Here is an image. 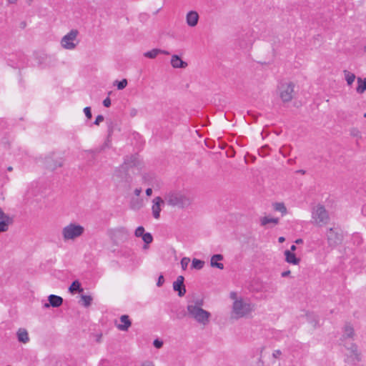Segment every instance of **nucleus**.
I'll return each mask as SVG.
<instances>
[{"label": "nucleus", "instance_id": "obj_18", "mask_svg": "<svg viewBox=\"0 0 366 366\" xmlns=\"http://www.w3.org/2000/svg\"><path fill=\"white\" fill-rule=\"evenodd\" d=\"M223 259V256L222 254H214L211 257L210 264L212 267H217L218 269H224V264L222 263L218 262V261H221Z\"/></svg>", "mask_w": 366, "mask_h": 366}, {"label": "nucleus", "instance_id": "obj_13", "mask_svg": "<svg viewBox=\"0 0 366 366\" xmlns=\"http://www.w3.org/2000/svg\"><path fill=\"white\" fill-rule=\"evenodd\" d=\"M48 303H45L44 305V308H48L50 306L53 307H60L63 303V299L60 296H57L55 295H50L48 297Z\"/></svg>", "mask_w": 366, "mask_h": 366}, {"label": "nucleus", "instance_id": "obj_28", "mask_svg": "<svg viewBox=\"0 0 366 366\" xmlns=\"http://www.w3.org/2000/svg\"><path fill=\"white\" fill-rule=\"evenodd\" d=\"M158 54H159V49H153L145 52L144 56L147 58L154 59Z\"/></svg>", "mask_w": 366, "mask_h": 366}, {"label": "nucleus", "instance_id": "obj_25", "mask_svg": "<svg viewBox=\"0 0 366 366\" xmlns=\"http://www.w3.org/2000/svg\"><path fill=\"white\" fill-rule=\"evenodd\" d=\"M69 290L71 293H74L76 292H83V289L81 287V284L79 283V282L78 280H75L71 283V285H70V287L69 288Z\"/></svg>", "mask_w": 366, "mask_h": 366}, {"label": "nucleus", "instance_id": "obj_37", "mask_svg": "<svg viewBox=\"0 0 366 366\" xmlns=\"http://www.w3.org/2000/svg\"><path fill=\"white\" fill-rule=\"evenodd\" d=\"M104 118L102 115H98L94 121V124L99 125L100 122H102L104 121Z\"/></svg>", "mask_w": 366, "mask_h": 366}, {"label": "nucleus", "instance_id": "obj_16", "mask_svg": "<svg viewBox=\"0 0 366 366\" xmlns=\"http://www.w3.org/2000/svg\"><path fill=\"white\" fill-rule=\"evenodd\" d=\"M120 321L122 324L117 325V327L121 331H127L132 325L129 316L127 315H122Z\"/></svg>", "mask_w": 366, "mask_h": 366}, {"label": "nucleus", "instance_id": "obj_22", "mask_svg": "<svg viewBox=\"0 0 366 366\" xmlns=\"http://www.w3.org/2000/svg\"><path fill=\"white\" fill-rule=\"evenodd\" d=\"M137 162V157L134 155L127 157L124 159V162L122 164L125 165L127 169L136 166Z\"/></svg>", "mask_w": 366, "mask_h": 366}, {"label": "nucleus", "instance_id": "obj_27", "mask_svg": "<svg viewBox=\"0 0 366 366\" xmlns=\"http://www.w3.org/2000/svg\"><path fill=\"white\" fill-rule=\"evenodd\" d=\"M204 265V262L197 259H193L192 262V268L195 269H201Z\"/></svg>", "mask_w": 366, "mask_h": 366}, {"label": "nucleus", "instance_id": "obj_30", "mask_svg": "<svg viewBox=\"0 0 366 366\" xmlns=\"http://www.w3.org/2000/svg\"><path fill=\"white\" fill-rule=\"evenodd\" d=\"M81 301L83 302L82 305L87 307L92 304V297L88 295H81Z\"/></svg>", "mask_w": 366, "mask_h": 366}, {"label": "nucleus", "instance_id": "obj_40", "mask_svg": "<svg viewBox=\"0 0 366 366\" xmlns=\"http://www.w3.org/2000/svg\"><path fill=\"white\" fill-rule=\"evenodd\" d=\"M137 113H138V110L137 109H135V108H132L129 111V115L132 117H134L135 116H137Z\"/></svg>", "mask_w": 366, "mask_h": 366}, {"label": "nucleus", "instance_id": "obj_23", "mask_svg": "<svg viewBox=\"0 0 366 366\" xmlns=\"http://www.w3.org/2000/svg\"><path fill=\"white\" fill-rule=\"evenodd\" d=\"M355 334L354 328L350 324H345L343 329V336L347 338H352Z\"/></svg>", "mask_w": 366, "mask_h": 366}, {"label": "nucleus", "instance_id": "obj_41", "mask_svg": "<svg viewBox=\"0 0 366 366\" xmlns=\"http://www.w3.org/2000/svg\"><path fill=\"white\" fill-rule=\"evenodd\" d=\"M103 104L106 107H109L111 105V99L107 97L103 101Z\"/></svg>", "mask_w": 366, "mask_h": 366}, {"label": "nucleus", "instance_id": "obj_47", "mask_svg": "<svg viewBox=\"0 0 366 366\" xmlns=\"http://www.w3.org/2000/svg\"><path fill=\"white\" fill-rule=\"evenodd\" d=\"M159 54H166V55H169V51H165V50L159 49Z\"/></svg>", "mask_w": 366, "mask_h": 366}, {"label": "nucleus", "instance_id": "obj_38", "mask_svg": "<svg viewBox=\"0 0 366 366\" xmlns=\"http://www.w3.org/2000/svg\"><path fill=\"white\" fill-rule=\"evenodd\" d=\"M164 278L163 277V275H160L158 278V280H157V287H161L162 286V285L164 284Z\"/></svg>", "mask_w": 366, "mask_h": 366}, {"label": "nucleus", "instance_id": "obj_29", "mask_svg": "<svg viewBox=\"0 0 366 366\" xmlns=\"http://www.w3.org/2000/svg\"><path fill=\"white\" fill-rule=\"evenodd\" d=\"M112 132H113L112 127V126H109L108 137H107L106 142H104V144H103V146L102 147L101 150L104 149V148H106V147H110L111 140L109 139V137L112 135Z\"/></svg>", "mask_w": 366, "mask_h": 366}, {"label": "nucleus", "instance_id": "obj_26", "mask_svg": "<svg viewBox=\"0 0 366 366\" xmlns=\"http://www.w3.org/2000/svg\"><path fill=\"white\" fill-rule=\"evenodd\" d=\"M345 79L349 86H351L355 80V75L347 70H344Z\"/></svg>", "mask_w": 366, "mask_h": 366}, {"label": "nucleus", "instance_id": "obj_21", "mask_svg": "<svg viewBox=\"0 0 366 366\" xmlns=\"http://www.w3.org/2000/svg\"><path fill=\"white\" fill-rule=\"evenodd\" d=\"M357 87L356 88V91L358 94H362L366 91V78L362 79L358 77L357 79Z\"/></svg>", "mask_w": 366, "mask_h": 366}, {"label": "nucleus", "instance_id": "obj_9", "mask_svg": "<svg viewBox=\"0 0 366 366\" xmlns=\"http://www.w3.org/2000/svg\"><path fill=\"white\" fill-rule=\"evenodd\" d=\"M128 169L127 167L122 164L119 168H117L114 174L113 175V179L117 183H122V182H130V176L128 174Z\"/></svg>", "mask_w": 366, "mask_h": 366}, {"label": "nucleus", "instance_id": "obj_17", "mask_svg": "<svg viewBox=\"0 0 366 366\" xmlns=\"http://www.w3.org/2000/svg\"><path fill=\"white\" fill-rule=\"evenodd\" d=\"M285 260L290 264L297 265L300 263V259L297 257L295 254L290 250L285 251Z\"/></svg>", "mask_w": 366, "mask_h": 366}, {"label": "nucleus", "instance_id": "obj_19", "mask_svg": "<svg viewBox=\"0 0 366 366\" xmlns=\"http://www.w3.org/2000/svg\"><path fill=\"white\" fill-rule=\"evenodd\" d=\"M16 335H17V338H18L19 342L25 344L29 341V334H28V332L26 331V330H25L24 328H20L17 331Z\"/></svg>", "mask_w": 366, "mask_h": 366}, {"label": "nucleus", "instance_id": "obj_2", "mask_svg": "<svg viewBox=\"0 0 366 366\" xmlns=\"http://www.w3.org/2000/svg\"><path fill=\"white\" fill-rule=\"evenodd\" d=\"M202 305V300L189 301L187 306V315L200 325L206 326L209 323L211 313L204 310Z\"/></svg>", "mask_w": 366, "mask_h": 366}, {"label": "nucleus", "instance_id": "obj_10", "mask_svg": "<svg viewBox=\"0 0 366 366\" xmlns=\"http://www.w3.org/2000/svg\"><path fill=\"white\" fill-rule=\"evenodd\" d=\"M63 164L64 159L60 157L56 156L54 154L49 155L45 159L46 167L51 170L62 167Z\"/></svg>", "mask_w": 366, "mask_h": 366}, {"label": "nucleus", "instance_id": "obj_6", "mask_svg": "<svg viewBox=\"0 0 366 366\" xmlns=\"http://www.w3.org/2000/svg\"><path fill=\"white\" fill-rule=\"evenodd\" d=\"M326 239L328 246L335 248L340 244L343 240V234L338 227H331L327 230Z\"/></svg>", "mask_w": 366, "mask_h": 366}, {"label": "nucleus", "instance_id": "obj_56", "mask_svg": "<svg viewBox=\"0 0 366 366\" xmlns=\"http://www.w3.org/2000/svg\"><path fill=\"white\" fill-rule=\"evenodd\" d=\"M363 117L366 118V113L364 114Z\"/></svg>", "mask_w": 366, "mask_h": 366}, {"label": "nucleus", "instance_id": "obj_33", "mask_svg": "<svg viewBox=\"0 0 366 366\" xmlns=\"http://www.w3.org/2000/svg\"><path fill=\"white\" fill-rule=\"evenodd\" d=\"M117 89L122 90L124 89L127 85V80L126 79H122L120 81H116Z\"/></svg>", "mask_w": 366, "mask_h": 366}, {"label": "nucleus", "instance_id": "obj_55", "mask_svg": "<svg viewBox=\"0 0 366 366\" xmlns=\"http://www.w3.org/2000/svg\"><path fill=\"white\" fill-rule=\"evenodd\" d=\"M102 335H99V337H98V341H99L100 338H101Z\"/></svg>", "mask_w": 366, "mask_h": 366}, {"label": "nucleus", "instance_id": "obj_35", "mask_svg": "<svg viewBox=\"0 0 366 366\" xmlns=\"http://www.w3.org/2000/svg\"><path fill=\"white\" fill-rule=\"evenodd\" d=\"M84 112L86 115V117L88 118V119H91L92 118V112H91V108L89 107H86L84 109Z\"/></svg>", "mask_w": 366, "mask_h": 366}, {"label": "nucleus", "instance_id": "obj_7", "mask_svg": "<svg viewBox=\"0 0 366 366\" xmlns=\"http://www.w3.org/2000/svg\"><path fill=\"white\" fill-rule=\"evenodd\" d=\"M78 34L79 32L76 29L70 31L67 34L62 37L61 40V46L65 49H74L79 44V41L77 39Z\"/></svg>", "mask_w": 366, "mask_h": 366}, {"label": "nucleus", "instance_id": "obj_39", "mask_svg": "<svg viewBox=\"0 0 366 366\" xmlns=\"http://www.w3.org/2000/svg\"><path fill=\"white\" fill-rule=\"evenodd\" d=\"M282 355V352H281V350H274V351L273 352V353H272V357H273L274 358L277 359V358H279V357H280V355Z\"/></svg>", "mask_w": 366, "mask_h": 366}, {"label": "nucleus", "instance_id": "obj_1", "mask_svg": "<svg viewBox=\"0 0 366 366\" xmlns=\"http://www.w3.org/2000/svg\"><path fill=\"white\" fill-rule=\"evenodd\" d=\"M229 297L233 301L231 310V318L238 320L246 317L254 310V305L249 301L239 297L236 292H231Z\"/></svg>", "mask_w": 366, "mask_h": 366}, {"label": "nucleus", "instance_id": "obj_32", "mask_svg": "<svg viewBox=\"0 0 366 366\" xmlns=\"http://www.w3.org/2000/svg\"><path fill=\"white\" fill-rule=\"evenodd\" d=\"M190 262V259L189 257H183L181 259V266L183 270H185L187 268L188 264Z\"/></svg>", "mask_w": 366, "mask_h": 366}, {"label": "nucleus", "instance_id": "obj_34", "mask_svg": "<svg viewBox=\"0 0 366 366\" xmlns=\"http://www.w3.org/2000/svg\"><path fill=\"white\" fill-rule=\"evenodd\" d=\"M135 236L137 237H142L144 233V228L142 226L138 227L135 230Z\"/></svg>", "mask_w": 366, "mask_h": 366}, {"label": "nucleus", "instance_id": "obj_45", "mask_svg": "<svg viewBox=\"0 0 366 366\" xmlns=\"http://www.w3.org/2000/svg\"><path fill=\"white\" fill-rule=\"evenodd\" d=\"M152 194V189L151 188H148L146 189V194L147 196H151Z\"/></svg>", "mask_w": 366, "mask_h": 366}, {"label": "nucleus", "instance_id": "obj_44", "mask_svg": "<svg viewBox=\"0 0 366 366\" xmlns=\"http://www.w3.org/2000/svg\"><path fill=\"white\" fill-rule=\"evenodd\" d=\"M4 224H3L2 222L1 223V225H0V233L1 232H6L9 229L4 227Z\"/></svg>", "mask_w": 366, "mask_h": 366}, {"label": "nucleus", "instance_id": "obj_5", "mask_svg": "<svg viewBox=\"0 0 366 366\" xmlns=\"http://www.w3.org/2000/svg\"><path fill=\"white\" fill-rule=\"evenodd\" d=\"M330 217L327 211L322 204H317L312 209V222L317 226H323L328 223Z\"/></svg>", "mask_w": 366, "mask_h": 366}, {"label": "nucleus", "instance_id": "obj_20", "mask_svg": "<svg viewBox=\"0 0 366 366\" xmlns=\"http://www.w3.org/2000/svg\"><path fill=\"white\" fill-rule=\"evenodd\" d=\"M272 207L274 211L280 212L282 216L287 213V209L283 202H274L272 204Z\"/></svg>", "mask_w": 366, "mask_h": 366}, {"label": "nucleus", "instance_id": "obj_12", "mask_svg": "<svg viewBox=\"0 0 366 366\" xmlns=\"http://www.w3.org/2000/svg\"><path fill=\"white\" fill-rule=\"evenodd\" d=\"M184 278L183 276L177 277L176 281L173 282V289L178 292L179 297H183L186 293L185 286L184 285Z\"/></svg>", "mask_w": 366, "mask_h": 366}, {"label": "nucleus", "instance_id": "obj_52", "mask_svg": "<svg viewBox=\"0 0 366 366\" xmlns=\"http://www.w3.org/2000/svg\"><path fill=\"white\" fill-rule=\"evenodd\" d=\"M7 170H8L9 172H11V171L13 170V167H11V166H9V167H7Z\"/></svg>", "mask_w": 366, "mask_h": 366}, {"label": "nucleus", "instance_id": "obj_24", "mask_svg": "<svg viewBox=\"0 0 366 366\" xmlns=\"http://www.w3.org/2000/svg\"><path fill=\"white\" fill-rule=\"evenodd\" d=\"M269 223H273L277 224L279 223V218L264 217L260 219V224L262 226H266Z\"/></svg>", "mask_w": 366, "mask_h": 366}, {"label": "nucleus", "instance_id": "obj_31", "mask_svg": "<svg viewBox=\"0 0 366 366\" xmlns=\"http://www.w3.org/2000/svg\"><path fill=\"white\" fill-rule=\"evenodd\" d=\"M142 237L143 241L146 244H149L153 240V237L150 233H145Z\"/></svg>", "mask_w": 366, "mask_h": 366}, {"label": "nucleus", "instance_id": "obj_8", "mask_svg": "<svg viewBox=\"0 0 366 366\" xmlns=\"http://www.w3.org/2000/svg\"><path fill=\"white\" fill-rule=\"evenodd\" d=\"M294 88L292 82H284L279 86V95L283 102H289L292 99Z\"/></svg>", "mask_w": 366, "mask_h": 366}, {"label": "nucleus", "instance_id": "obj_43", "mask_svg": "<svg viewBox=\"0 0 366 366\" xmlns=\"http://www.w3.org/2000/svg\"><path fill=\"white\" fill-rule=\"evenodd\" d=\"M141 192H142V189L141 188H137L134 191V194L136 196H139Z\"/></svg>", "mask_w": 366, "mask_h": 366}, {"label": "nucleus", "instance_id": "obj_50", "mask_svg": "<svg viewBox=\"0 0 366 366\" xmlns=\"http://www.w3.org/2000/svg\"><path fill=\"white\" fill-rule=\"evenodd\" d=\"M312 324H313V326H314V327H316V326H317V325L318 324V320H314V322H312Z\"/></svg>", "mask_w": 366, "mask_h": 366}, {"label": "nucleus", "instance_id": "obj_54", "mask_svg": "<svg viewBox=\"0 0 366 366\" xmlns=\"http://www.w3.org/2000/svg\"><path fill=\"white\" fill-rule=\"evenodd\" d=\"M298 172L302 173V174H305V172L304 170H300Z\"/></svg>", "mask_w": 366, "mask_h": 366}, {"label": "nucleus", "instance_id": "obj_49", "mask_svg": "<svg viewBox=\"0 0 366 366\" xmlns=\"http://www.w3.org/2000/svg\"><path fill=\"white\" fill-rule=\"evenodd\" d=\"M297 249L296 246L295 245H292L291 247H290V250L292 252H293L294 251H295Z\"/></svg>", "mask_w": 366, "mask_h": 366}, {"label": "nucleus", "instance_id": "obj_3", "mask_svg": "<svg viewBox=\"0 0 366 366\" xmlns=\"http://www.w3.org/2000/svg\"><path fill=\"white\" fill-rule=\"evenodd\" d=\"M164 198L168 205L180 209L188 207L192 201L187 192L178 189L167 192Z\"/></svg>", "mask_w": 366, "mask_h": 366}, {"label": "nucleus", "instance_id": "obj_42", "mask_svg": "<svg viewBox=\"0 0 366 366\" xmlns=\"http://www.w3.org/2000/svg\"><path fill=\"white\" fill-rule=\"evenodd\" d=\"M140 366H155L151 361H145Z\"/></svg>", "mask_w": 366, "mask_h": 366}, {"label": "nucleus", "instance_id": "obj_15", "mask_svg": "<svg viewBox=\"0 0 366 366\" xmlns=\"http://www.w3.org/2000/svg\"><path fill=\"white\" fill-rule=\"evenodd\" d=\"M171 65L175 69H184L187 66V63L182 61L178 55L174 54L171 58Z\"/></svg>", "mask_w": 366, "mask_h": 366}, {"label": "nucleus", "instance_id": "obj_14", "mask_svg": "<svg viewBox=\"0 0 366 366\" xmlns=\"http://www.w3.org/2000/svg\"><path fill=\"white\" fill-rule=\"evenodd\" d=\"M199 14L195 11H190L186 15V22L189 26L194 27L197 26L199 21Z\"/></svg>", "mask_w": 366, "mask_h": 366}, {"label": "nucleus", "instance_id": "obj_36", "mask_svg": "<svg viewBox=\"0 0 366 366\" xmlns=\"http://www.w3.org/2000/svg\"><path fill=\"white\" fill-rule=\"evenodd\" d=\"M153 345L154 346L156 347V348H161L163 345V342L158 340V339H156L154 340V342H153Z\"/></svg>", "mask_w": 366, "mask_h": 366}, {"label": "nucleus", "instance_id": "obj_46", "mask_svg": "<svg viewBox=\"0 0 366 366\" xmlns=\"http://www.w3.org/2000/svg\"><path fill=\"white\" fill-rule=\"evenodd\" d=\"M290 274V270L285 271L282 273V277H287Z\"/></svg>", "mask_w": 366, "mask_h": 366}, {"label": "nucleus", "instance_id": "obj_48", "mask_svg": "<svg viewBox=\"0 0 366 366\" xmlns=\"http://www.w3.org/2000/svg\"><path fill=\"white\" fill-rule=\"evenodd\" d=\"M285 241V238L284 237H280L279 239H278V242L280 243H282Z\"/></svg>", "mask_w": 366, "mask_h": 366}, {"label": "nucleus", "instance_id": "obj_4", "mask_svg": "<svg viewBox=\"0 0 366 366\" xmlns=\"http://www.w3.org/2000/svg\"><path fill=\"white\" fill-rule=\"evenodd\" d=\"M84 227L81 224L71 222L62 228L61 235L65 242L75 240L80 237L84 234Z\"/></svg>", "mask_w": 366, "mask_h": 366}, {"label": "nucleus", "instance_id": "obj_53", "mask_svg": "<svg viewBox=\"0 0 366 366\" xmlns=\"http://www.w3.org/2000/svg\"><path fill=\"white\" fill-rule=\"evenodd\" d=\"M10 3H15L17 0H8Z\"/></svg>", "mask_w": 366, "mask_h": 366}, {"label": "nucleus", "instance_id": "obj_51", "mask_svg": "<svg viewBox=\"0 0 366 366\" xmlns=\"http://www.w3.org/2000/svg\"><path fill=\"white\" fill-rule=\"evenodd\" d=\"M295 242H296L297 244L302 243V239H297V240L295 241Z\"/></svg>", "mask_w": 366, "mask_h": 366}, {"label": "nucleus", "instance_id": "obj_11", "mask_svg": "<svg viewBox=\"0 0 366 366\" xmlns=\"http://www.w3.org/2000/svg\"><path fill=\"white\" fill-rule=\"evenodd\" d=\"M165 203L164 198L162 199L160 197H157L152 200V215L155 219L159 218L162 206L164 205Z\"/></svg>", "mask_w": 366, "mask_h": 366}]
</instances>
